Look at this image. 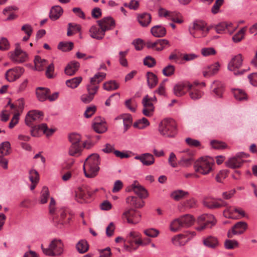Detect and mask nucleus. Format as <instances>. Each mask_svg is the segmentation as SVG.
<instances>
[{
	"mask_svg": "<svg viewBox=\"0 0 257 257\" xmlns=\"http://www.w3.org/2000/svg\"><path fill=\"white\" fill-rule=\"evenodd\" d=\"M100 159L99 155L92 154L85 160L83 165V171L85 176L87 178H93L97 174L99 170V165Z\"/></svg>",
	"mask_w": 257,
	"mask_h": 257,
	"instance_id": "nucleus-1",
	"label": "nucleus"
},
{
	"mask_svg": "<svg viewBox=\"0 0 257 257\" xmlns=\"http://www.w3.org/2000/svg\"><path fill=\"white\" fill-rule=\"evenodd\" d=\"M158 131L164 137L173 138L178 133L177 123L172 118H165L159 123Z\"/></svg>",
	"mask_w": 257,
	"mask_h": 257,
	"instance_id": "nucleus-2",
	"label": "nucleus"
},
{
	"mask_svg": "<svg viewBox=\"0 0 257 257\" xmlns=\"http://www.w3.org/2000/svg\"><path fill=\"white\" fill-rule=\"evenodd\" d=\"M214 164V161L212 158L202 157L195 162L194 168L196 172L206 175L213 170Z\"/></svg>",
	"mask_w": 257,
	"mask_h": 257,
	"instance_id": "nucleus-3",
	"label": "nucleus"
},
{
	"mask_svg": "<svg viewBox=\"0 0 257 257\" xmlns=\"http://www.w3.org/2000/svg\"><path fill=\"white\" fill-rule=\"evenodd\" d=\"M41 247L43 253L50 256H59L63 252V243L60 239H53L48 248H44L43 244H41Z\"/></svg>",
	"mask_w": 257,
	"mask_h": 257,
	"instance_id": "nucleus-4",
	"label": "nucleus"
},
{
	"mask_svg": "<svg viewBox=\"0 0 257 257\" xmlns=\"http://www.w3.org/2000/svg\"><path fill=\"white\" fill-rule=\"evenodd\" d=\"M243 62L242 56L240 54L233 57L229 62L227 68L229 71H233L235 75H242L244 72L249 70L248 68L247 69H243L239 70V68L242 66Z\"/></svg>",
	"mask_w": 257,
	"mask_h": 257,
	"instance_id": "nucleus-5",
	"label": "nucleus"
},
{
	"mask_svg": "<svg viewBox=\"0 0 257 257\" xmlns=\"http://www.w3.org/2000/svg\"><path fill=\"white\" fill-rule=\"evenodd\" d=\"M209 29L203 22L193 23V27L189 29L190 34L194 38H200L206 36Z\"/></svg>",
	"mask_w": 257,
	"mask_h": 257,
	"instance_id": "nucleus-6",
	"label": "nucleus"
},
{
	"mask_svg": "<svg viewBox=\"0 0 257 257\" xmlns=\"http://www.w3.org/2000/svg\"><path fill=\"white\" fill-rule=\"evenodd\" d=\"M141 217L140 213L133 208L125 210L122 214V219L126 220L130 224H137L141 220Z\"/></svg>",
	"mask_w": 257,
	"mask_h": 257,
	"instance_id": "nucleus-7",
	"label": "nucleus"
},
{
	"mask_svg": "<svg viewBox=\"0 0 257 257\" xmlns=\"http://www.w3.org/2000/svg\"><path fill=\"white\" fill-rule=\"evenodd\" d=\"M148 241L146 242L143 241L141 234L137 231H131L126 237V241L130 245H133V243L142 246H146L151 242L150 239H147Z\"/></svg>",
	"mask_w": 257,
	"mask_h": 257,
	"instance_id": "nucleus-8",
	"label": "nucleus"
},
{
	"mask_svg": "<svg viewBox=\"0 0 257 257\" xmlns=\"http://www.w3.org/2000/svg\"><path fill=\"white\" fill-rule=\"evenodd\" d=\"M203 204L209 209H215L226 206L227 204L221 198H206Z\"/></svg>",
	"mask_w": 257,
	"mask_h": 257,
	"instance_id": "nucleus-9",
	"label": "nucleus"
},
{
	"mask_svg": "<svg viewBox=\"0 0 257 257\" xmlns=\"http://www.w3.org/2000/svg\"><path fill=\"white\" fill-rule=\"evenodd\" d=\"M44 116V113L42 111L33 110L29 111L25 117V123L26 124L30 127L31 129L33 126V123L35 121H40L42 120Z\"/></svg>",
	"mask_w": 257,
	"mask_h": 257,
	"instance_id": "nucleus-10",
	"label": "nucleus"
},
{
	"mask_svg": "<svg viewBox=\"0 0 257 257\" xmlns=\"http://www.w3.org/2000/svg\"><path fill=\"white\" fill-rule=\"evenodd\" d=\"M27 58V54L21 49L19 44H16L15 51L10 52V59L15 63H21L26 61Z\"/></svg>",
	"mask_w": 257,
	"mask_h": 257,
	"instance_id": "nucleus-11",
	"label": "nucleus"
},
{
	"mask_svg": "<svg viewBox=\"0 0 257 257\" xmlns=\"http://www.w3.org/2000/svg\"><path fill=\"white\" fill-rule=\"evenodd\" d=\"M92 196V192L90 189L87 186H82L78 188L76 191L75 199L76 201L80 203L86 202V200Z\"/></svg>",
	"mask_w": 257,
	"mask_h": 257,
	"instance_id": "nucleus-12",
	"label": "nucleus"
},
{
	"mask_svg": "<svg viewBox=\"0 0 257 257\" xmlns=\"http://www.w3.org/2000/svg\"><path fill=\"white\" fill-rule=\"evenodd\" d=\"M247 224L244 221L236 223L227 232V236L232 238L234 235H240L244 233L247 228Z\"/></svg>",
	"mask_w": 257,
	"mask_h": 257,
	"instance_id": "nucleus-13",
	"label": "nucleus"
},
{
	"mask_svg": "<svg viewBox=\"0 0 257 257\" xmlns=\"http://www.w3.org/2000/svg\"><path fill=\"white\" fill-rule=\"evenodd\" d=\"M40 131H43V133L47 137L51 136L55 131L54 129L48 128L46 123H42L32 127V128L31 130V134L33 137H38Z\"/></svg>",
	"mask_w": 257,
	"mask_h": 257,
	"instance_id": "nucleus-14",
	"label": "nucleus"
},
{
	"mask_svg": "<svg viewBox=\"0 0 257 257\" xmlns=\"http://www.w3.org/2000/svg\"><path fill=\"white\" fill-rule=\"evenodd\" d=\"M143 109L142 112L146 116L150 117L153 115L155 110L154 103L150 100V97L147 94L145 95L142 101Z\"/></svg>",
	"mask_w": 257,
	"mask_h": 257,
	"instance_id": "nucleus-15",
	"label": "nucleus"
},
{
	"mask_svg": "<svg viewBox=\"0 0 257 257\" xmlns=\"http://www.w3.org/2000/svg\"><path fill=\"white\" fill-rule=\"evenodd\" d=\"M24 72V70L22 67H16L8 70L5 74V77L9 82H13L19 78Z\"/></svg>",
	"mask_w": 257,
	"mask_h": 257,
	"instance_id": "nucleus-16",
	"label": "nucleus"
},
{
	"mask_svg": "<svg viewBox=\"0 0 257 257\" xmlns=\"http://www.w3.org/2000/svg\"><path fill=\"white\" fill-rule=\"evenodd\" d=\"M245 154L240 153L236 155V156L230 158L225 162L226 166L230 168L235 169L240 167L244 161L241 159Z\"/></svg>",
	"mask_w": 257,
	"mask_h": 257,
	"instance_id": "nucleus-17",
	"label": "nucleus"
},
{
	"mask_svg": "<svg viewBox=\"0 0 257 257\" xmlns=\"http://www.w3.org/2000/svg\"><path fill=\"white\" fill-rule=\"evenodd\" d=\"M101 29H105V32L113 29L115 26L114 20L111 17H106L97 21Z\"/></svg>",
	"mask_w": 257,
	"mask_h": 257,
	"instance_id": "nucleus-18",
	"label": "nucleus"
},
{
	"mask_svg": "<svg viewBox=\"0 0 257 257\" xmlns=\"http://www.w3.org/2000/svg\"><path fill=\"white\" fill-rule=\"evenodd\" d=\"M183 152L186 154L181 157L178 164L183 167H188L191 165L194 161L193 153L188 150L184 151Z\"/></svg>",
	"mask_w": 257,
	"mask_h": 257,
	"instance_id": "nucleus-19",
	"label": "nucleus"
},
{
	"mask_svg": "<svg viewBox=\"0 0 257 257\" xmlns=\"http://www.w3.org/2000/svg\"><path fill=\"white\" fill-rule=\"evenodd\" d=\"M197 221L199 224H206L209 225V227H212L216 223L214 216L210 214L201 215L198 217Z\"/></svg>",
	"mask_w": 257,
	"mask_h": 257,
	"instance_id": "nucleus-20",
	"label": "nucleus"
},
{
	"mask_svg": "<svg viewBox=\"0 0 257 257\" xmlns=\"http://www.w3.org/2000/svg\"><path fill=\"white\" fill-rule=\"evenodd\" d=\"M136 160H138L144 166H149L153 164L155 162V158L153 155L150 153H144L141 155L135 157Z\"/></svg>",
	"mask_w": 257,
	"mask_h": 257,
	"instance_id": "nucleus-21",
	"label": "nucleus"
},
{
	"mask_svg": "<svg viewBox=\"0 0 257 257\" xmlns=\"http://www.w3.org/2000/svg\"><path fill=\"white\" fill-rule=\"evenodd\" d=\"M86 88L88 94H84L82 95L81 96V100L85 103H88L93 99L94 95L96 94L97 87H93L92 88L90 86L87 85Z\"/></svg>",
	"mask_w": 257,
	"mask_h": 257,
	"instance_id": "nucleus-22",
	"label": "nucleus"
},
{
	"mask_svg": "<svg viewBox=\"0 0 257 257\" xmlns=\"http://www.w3.org/2000/svg\"><path fill=\"white\" fill-rule=\"evenodd\" d=\"M189 233L180 234L172 238V243L176 246L184 245L189 240Z\"/></svg>",
	"mask_w": 257,
	"mask_h": 257,
	"instance_id": "nucleus-23",
	"label": "nucleus"
},
{
	"mask_svg": "<svg viewBox=\"0 0 257 257\" xmlns=\"http://www.w3.org/2000/svg\"><path fill=\"white\" fill-rule=\"evenodd\" d=\"M90 36L96 40H102L105 36V29L92 26L89 29Z\"/></svg>",
	"mask_w": 257,
	"mask_h": 257,
	"instance_id": "nucleus-24",
	"label": "nucleus"
},
{
	"mask_svg": "<svg viewBox=\"0 0 257 257\" xmlns=\"http://www.w3.org/2000/svg\"><path fill=\"white\" fill-rule=\"evenodd\" d=\"M219 63L217 62L213 64L207 66L203 71V74L204 77H210L216 74L219 69Z\"/></svg>",
	"mask_w": 257,
	"mask_h": 257,
	"instance_id": "nucleus-25",
	"label": "nucleus"
},
{
	"mask_svg": "<svg viewBox=\"0 0 257 257\" xmlns=\"http://www.w3.org/2000/svg\"><path fill=\"white\" fill-rule=\"evenodd\" d=\"M231 92L236 100L238 101H247L248 96L246 92L243 89L239 88H232Z\"/></svg>",
	"mask_w": 257,
	"mask_h": 257,
	"instance_id": "nucleus-26",
	"label": "nucleus"
},
{
	"mask_svg": "<svg viewBox=\"0 0 257 257\" xmlns=\"http://www.w3.org/2000/svg\"><path fill=\"white\" fill-rule=\"evenodd\" d=\"M189 83H179L174 87V93L177 96H181L184 95L186 92H188Z\"/></svg>",
	"mask_w": 257,
	"mask_h": 257,
	"instance_id": "nucleus-27",
	"label": "nucleus"
},
{
	"mask_svg": "<svg viewBox=\"0 0 257 257\" xmlns=\"http://www.w3.org/2000/svg\"><path fill=\"white\" fill-rule=\"evenodd\" d=\"M212 91L216 97L221 98L224 91V86L222 83L219 81H215L212 84Z\"/></svg>",
	"mask_w": 257,
	"mask_h": 257,
	"instance_id": "nucleus-28",
	"label": "nucleus"
},
{
	"mask_svg": "<svg viewBox=\"0 0 257 257\" xmlns=\"http://www.w3.org/2000/svg\"><path fill=\"white\" fill-rule=\"evenodd\" d=\"M188 93L190 98L194 100L200 98L203 95L201 90L192 84L188 85Z\"/></svg>",
	"mask_w": 257,
	"mask_h": 257,
	"instance_id": "nucleus-29",
	"label": "nucleus"
},
{
	"mask_svg": "<svg viewBox=\"0 0 257 257\" xmlns=\"http://www.w3.org/2000/svg\"><path fill=\"white\" fill-rule=\"evenodd\" d=\"M133 190L140 198H146L148 196V192L145 188L140 185L137 181H135L132 185Z\"/></svg>",
	"mask_w": 257,
	"mask_h": 257,
	"instance_id": "nucleus-30",
	"label": "nucleus"
},
{
	"mask_svg": "<svg viewBox=\"0 0 257 257\" xmlns=\"http://www.w3.org/2000/svg\"><path fill=\"white\" fill-rule=\"evenodd\" d=\"M80 67V64L77 61H72L69 63L65 69L66 75L71 76L74 75Z\"/></svg>",
	"mask_w": 257,
	"mask_h": 257,
	"instance_id": "nucleus-31",
	"label": "nucleus"
},
{
	"mask_svg": "<svg viewBox=\"0 0 257 257\" xmlns=\"http://www.w3.org/2000/svg\"><path fill=\"white\" fill-rule=\"evenodd\" d=\"M151 33L155 37H163L166 34V30L161 25H156L151 28Z\"/></svg>",
	"mask_w": 257,
	"mask_h": 257,
	"instance_id": "nucleus-32",
	"label": "nucleus"
},
{
	"mask_svg": "<svg viewBox=\"0 0 257 257\" xmlns=\"http://www.w3.org/2000/svg\"><path fill=\"white\" fill-rule=\"evenodd\" d=\"M63 9L60 6H55L52 7L49 13V18L53 21L59 19L63 13Z\"/></svg>",
	"mask_w": 257,
	"mask_h": 257,
	"instance_id": "nucleus-33",
	"label": "nucleus"
},
{
	"mask_svg": "<svg viewBox=\"0 0 257 257\" xmlns=\"http://www.w3.org/2000/svg\"><path fill=\"white\" fill-rule=\"evenodd\" d=\"M135 196H129L126 199V202L135 208H142L144 206V201Z\"/></svg>",
	"mask_w": 257,
	"mask_h": 257,
	"instance_id": "nucleus-34",
	"label": "nucleus"
},
{
	"mask_svg": "<svg viewBox=\"0 0 257 257\" xmlns=\"http://www.w3.org/2000/svg\"><path fill=\"white\" fill-rule=\"evenodd\" d=\"M50 92L49 89L44 87H38L36 91L37 97L41 101H44L48 99Z\"/></svg>",
	"mask_w": 257,
	"mask_h": 257,
	"instance_id": "nucleus-35",
	"label": "nucleus"
},
{
	"mask_svg": "<svg viewBox=\"0 0 257 257\" xmlns=\"http://www.w3.org/2000/svg\"><path fill=\"white\" fill-rule=\"evenodd\" d=\"M138 21L139 24L143 27H146L150 24L152 20L151 14L143 13L138 16Z\"/></svg>",
	"mask_w": 257,
	"mask_h": 257,
	"instance_id": "nucleus-36",
	"label": "nucleus"
},
{
	"mask_svg": "<svg viewBox=\"0 0 257 257\" xmlns=\"http://www.w3.org/2000/svg\"><path fill=\"white\" fill-rule=\"evenodd\" d=\"M232 24L231 23H226L225 22H222L218 24L215 26V31L216 33L218 34L222 33L224 31H227L230 34H231L234 29L232 30H230Z\"/></svg>",
	"mask_w": 257,
	"mask_h": 257,
	"instance_id": "nucleus-37",
	"label": "nucleus"
},
{
	"mask_svg": "<svg viewBox=\"0 0 257 257\" xmlns=\"http://www.w3.org/2000/svg\"><path fill=\"white\" fill-rule=\"evenodd\" d=\"M233 212L238 213L241 217H244L245 213L244 211L240 208L232 209L231 207H228L223 211V214L226 218H232V214Z\"/></svg>",
	"mask_w": 257,
	"mask_h": 257,
	"instance_id": "nucleus-38",
	"label": "nucleus"
},
{
	"mask_svg": "<svg viewBox=\"0 0 257 257\" xmlns=\"http://www.w3.org/2000/svg\"><path fill=\"white\" fill-rule=\"evenodd\" d=\"M34 63L35 69L39 71L44 70V68L47 65V60L41 58L39 56H37L35 57Z\"/></svg>",
	"mask_w": 257,
	"mask_h": 257,
	"instance_id": "nucleus-39",
	"label": "nucleus"
},
{
	"mask_svg": "<svg viewBox=\"0 0 257 257\" xmlns=\"http://www.w3.org/2000/svg\"><path fill=\"white\" fill-rule=\"evenodd\" d=\"M179 218L182 222L183 227H187L191 226L195 221L193 216L190 214H185L180 216Z\"/></svg>",
	"mask_w": 257,
	"mask_h": 257,
	"instance_id": "nucleus-40",
	"label": "nucleus"
},
{
	"mask_svg": "<svg viewBox=\"0 0 257 257\" xmlns=\"http://www.w3.org/2000/svg\"><path fill=\"white\" fill-rule=\"evenodd\" d=\"M204 244L210 248H215L218 245V241L216 237L209 236L203 239Z\"/></svg>",
	"mask_w": 257,
	"mask_h": 257,
	"instance_id": "nucleus-41",
	"label": "nucleus"
},
{
	"mask_svg": "<svg viewBox=\"0 0 257 257\" xmlns=\"http://www.w3.org/2000/svg\"><path fill=\"white\" fill-rule=\"evenodd\" d=\"M82 78L80 76L76 77L66 81V85L72 89L76 88L81 82Z\"/></svg>",
	"mask_w": 257,
	"mask_h": 257,
	"instance_id": "nucleus-42",
	"label": "nucleus"
},
{
	"mask_svg": "<svg viewBox=\"0 0 257 257\" xmlns=\"http://www.w3.org/2000/svg\"><path fill=\"white\" fill-rule=\"evenodd\" d=\"M77 251L80 253H83L87 251L89 248V245L85 240H81L76 245Z\"/></svg>",
	"mask_w": 257,
	"mask_h": 257,
	"instance_id": "nucleus-43",
	"label": "nucleus"
},
{
	"mask_svg": "<svg viewBox=\"0 0 257 257\" xmlns=\"http://www.w3.org/2000/svg\"><path fill=\"white\" fill-rule=\"evenodd\" d=\"M147 75L148 85L150 88H152L155 87L158 83L157 77L152 72H148Z\"/></svg>",
	"mask_w": 257,
	"mask_h": 257,
	"instance_id": "nucleus-44",
	"label": "nucleus"
},
{
	"mask_svg": "<svg viewBox=\"0 0 257 257\" xmlns=\"http://www.w3.org/2000/svg\"><path fill=\"white\" fill-rule=\"evenodd\" d=\"M188 195V192L182 190H177L173 191L171 194V197L176 201H179Z\"/></svg>",
	"mask_w": 257,
	"mask_h": 257,
	"instance_id": "nucleus-45",
	"label": "nucleus"
},
{
	"mask_svg": "<svg viewBox=\"0 0 257 257\" xmlns=\"http://www.w3.org/2000/svg\"><path fill=\"white\" fill-rule=\"evenodd\" d=\"M246 31V27L242 28L232 38V41L235 43L240 42L244 37V34Z\"/></svg>",
	"mask_w": 257,
	"mask_h": 257,
	"instance_id": "nucleus-46",
	"label": "nucleus"
},
{
	"mask_svg": "<svg viewBox=\"0 0 257 257\" xmlns=\"http://www.w3.org/2000/svg\"><path fill=\"white\" fill-rule=\"evenodd\" d=\"M103 88L107 91H112L117 89L119 87V84L115 81L110 80L103 84Z\"/></svg>",
	"mask_w": 257,
	"mask_h": 257,
	"instance_id": "nucleus-47",
	"label": "nucleus"
},
{
	"mask_svg": "<svg viewBox=\"0 0 257 257\" xmlns=\"http://www.w3.org/2000/svg\"><path fill=\"white\" fill-rule=\"evenodd\" d=\"M81 152L80 145L71 144L69 149V155L71 156L79 155Z\"/></svg>",
	"mask_w": 257,
	"mask_h": 257,
	"instance_id": "nucleus-48",
	"label": "nucleus"
},
{
	"mask_svg": "<svg viewBox=\"0 0 257 257\" xmlns=\"http://www.w3.org/2000/svg\"><path fill=\"white\" fill-rule=\"evenodd\" d=\"M149 124L150 123L148 120L145 117H143L142 119H139L136 121L134 123L133 126L135 128L143 129L146 126L149 125Z\"/></svg>",
	"mask_w": 257,
	"mask_h": 257,
	"instance_id": "nucleus-49",
	"label": "nucleus"
},
{
	"mask_svg": "<svg viewBox=\"0 0 257 257\" xmlns=\"http://www.w3.org/2000/svg\"><path fill=\"white\" fill-rule=\"evenodd\" d=\"M182 227L183 225L180 218L174 220L170 224V229L173 232L178 231Z\"/></svg>",
	"mask_w": 257,
	"mask_h": 257,
	"instance_id": "nucleus-50",
	"label": "nucleus"
},
{
	"mask_svg": "<svg viewBox=\"0 0 257 257\" xmlns=\"http://www.w3.org/2000/svg\"><path fill=\"white\" fill-rule=\"evenodd\" d=\"M49 197V191L47 187L44 186L41 192V195L40 197V201L41 204H45L47 203L48 199Z\"/></svg>",
	"mask_w": 257,
	"mask_h": 257,
	"instance_id": "nucleus-51",
	"label": "nucleus"
},
{
	"mask_svg": "<svg viewBox=\"0 0 257 257\" xmlns=\"http://www.w3.org/2000/svg\"><path fill=\"white\" fill-rule=\"evenodd\" d=\"M224 247L227 249H233L239 246V243L236 240L226 239L224 243Z\"/></svg>",
	"mask_w": 257,
	"mask_h": 257,
	"instance_id": "nucleus-52",
	"label": "nucleus"
},
{
	"mask_svg": "<svg viewBox=\"0 0 257 257\" xmlns=\"http://www.w3.org/2000/svg\"><path fill=\"white\" fill-rule=\"evenodd\" d=\"M73 47V43L72 42H60L58 48L63 51L66 52L70 51Z\"/></svg>",
	"mask_w": 257,
	"mask_h": 257,
	"instance_id": "nucleus-53",
	"label": "nucleus"
},
{
	"mask_svg": "<svg viewBox=\"0 0 257 257\" xmlns=\"http://www.w3.org/2000/svg\"><path fill=\"white\" fill-rule=\"evenodd\" d=\"M81 138L79 134L77 133H72L69 136V141L72 144L80 145L79 143Z\"/></svg>",
	"mask_w": 257,
	"mask_h": 257,
	"instance_id": "nucleus-54",
	"label": "nucleus"
},
{
	"mask_svg": "<svg viewBox=\"0 0 257 257\" xmlns=\"http://www.w3.org/2000/svg\"><path fill=\"white\" fill-rule=\"evenodd\" d=\"M175 72V67L172 65H168L165 67L162 70L163 75L165 76L169 77L174 74Z\"/></svg>",
	"mask_w": 257,
	"mask_h": 257,
	"instance_id": "nucleus-55",
	"label": "nucleus"
},
{
	"mask_svg": "<svg viewBox=\"0 0 257 257\" xmlns=\"http://www.w3.org/2000/svg\"><path fill=\"white\" fill-rule=\"evenodd\" d=\"M228 171L227 170H222L219 172L215 177V180L217 182L222 183L223 180L227 176Z\"/></svg>",
	"mask_w": 257,
	"mask_h": 257,
	"instance_id": "nucleus-56",
	"label": "nucleus"
},
{
	"mask_svg": "<svg viewBox=\"0 0 257 257\" xmlns=\"http://www.w3.org/2000/svg\"><path fill=\"white\" fill-rule=\"evenodd\" d=\"M29 178L31 183H38L39 181L38 172L35 170H30Z\"/></svg>",
	"mask_w": 257,
	"mask_h": 257,
	"instance_id": "nucleus-57",
	"label": "nucleus"
},
{
	"mask_svg": "<svg viewBox=\"0 0 257 257\" xmlns=\"http://www.w3.org/2000/svg\"><path fill=\"white\" fill-rule=\"evenodd\" d=\"M128 51H120L119 53V62L120 64L124 67H127L128 65L127 60L125 57L128 53Z\"/></svg>",
	"mask_w": 257,
	"mask_h": 257,
	"instance_id": "nucleus-58",
	"label": "nucleus"
},
{
	"mask_svg": "<svg viewBox=\"0 0 257 257\" xmlns=\"http://www.w3.org/2000/svg\"><path fill=\"white\" fill-rule=\"evenodd\" d=\"M172 13L173 12L168 11L163 8H160L158 10L159 17H165L168 20H170V17L172 15Z\"/></svg>",
	"mask_w": 257,
	"mask_h": 257,
	"instance_id": "nucleus-59",
	"label": "nucleus"
},
{
	"mask_svg": "<svg viewBox=\"0 0 257 257\" xmlns=\"http://www.w3.org/2000/svg\"><path fill=\"white\" fill-rule=\"evenodd\" d=\"M210 144L212 148L215 149H222L227 148V145L225 143L216 140L211 141Z\"/></svg>",
	"mask_w": 257,
	"mask_h": 257,
	"instance_id": "nucleus-60",
	"label": "nucleus"
},
{
	"mask_svg": "<svg viewBox=\"0 0 257 257\" xmlns=\"http://www.w3.org/2000/svg\"><path fill=\"white\" fill-rule=\"evenodd\" d=\"M125 106L132 112L136 111L137 104L132 99L126 100L124 102Z\"/></svg>",
	"mask_w": 257,
	"mask_h": 257,
	"instance_id": "nucleus-61",
	"label": "nucleus"
},
{
	"mask_svg": "<svg viewBox=\"0 0 257 257\" xmlns=\"http://www.w3.org/2000/svg\"><path fill=\"white\" fill-rule=\"evenodd\" d=\"M143 62L145 65L150 68L154 67L156 64L155 59L150 56L146 57L144 59Z\"/></svg>",
	"mask_w": 257,
	"mask_h": 257,
	"instance_id": "nucleus-62",
	"label": "nucleus"
},
{
	"mask_svg": "<svg viewBox=\"0 0 257 257\" xmlns=\"http://www.w3.org/2000/svg\"><path fill=\"white\" fill-rule=\"evenodd\" d=\"M132 45L134 46L137 51H140L143 49L144 44L142 39L138 38L133 41Z\"/></svg>",
	"mask_w": 257,
	"mask_h": 257,
	"instance_id": "nucleus-63",
	"label": "nucleus"
},
{
	"mask_svg": "<svg viewBox=\"0 0 257 257\" xmlns=\"http://www.w3.org/2000/svg\"><path fill=\"white\" fill-rule=\"evenodd\" d=\"M144 233L149 237H156L159 234V231L155 228H149L144 230Z\"/></svg>",
	"mask_w": 257,
	"mask_h": 257,
	"instance_id": "nucleus-64",
	"label": "nucleus"
}]
</instances>
